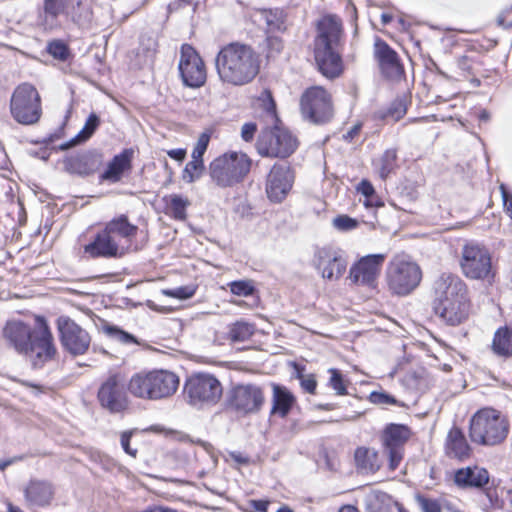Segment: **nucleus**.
I'll use <instances>...</instances> for the list:
<instances>
[{
	"instance_id": "nucleus-45",
	"label": "nucleus",
	"mask_w": 512,
	"mask_h": 512,
	"mask_svg": "<svg viewBox=\"0 0 512 512\" xmlns=\"http://www.w3.org/2000/svg\"><path fill=\"white\" fill-rule=\"evenodd\" d=\"M415 499L422 512H441L442 508H445L446 505H450L447 502L441 503L437 499H432L419 494L416 495Z\"/></svg>"
},
{
	"instance_id": "nucleus-19",
	"label": "nucleus",
	"mask_w": 512,
	"mask_h": 512,
	"mask_svg": "<svg viewBox=\"0 0 512 512\" xmlns=\"http://www.w3.org/2000/svg\"><path fill=\"white\" fill-rule=\"evenodd\" d=\"M410 437V431L405 425L389 424L381 435L384 451L389 457V466L395 470L403 457V445Z\"/></svg>"
},
{
	"instance_id": "nucleus-2",
	"label": "nucleus",
	"mask_w": 512,
	"mask_h": 512,
	"mask_svg": "<svg viewBox=\"0 0 512 512\" xmlns=\"http://www.w3.org/2000/svg\"><path fill=\"white\" fill-rule=\"evenodd\" d=\"M342 22L336 15H326L317 24L314 40V58L319 71L327 78H336L343 72L341 48Z\"/></svg>"
},
{
	"instance_id": "nucleus-60",
	"label": "nucleus",
	"mask_w": 512,
	"mask_h": 512,
	"mask_svg": "<svg viewBox=\"0 0 512 512\" xmlns=\"http://www.w3.org/2000/svg\"><path fill=\"white\" fill-rule=\"evenodd\" d=\"M256 130H257L256 124L245 123L241 129V136H242L243 140H245L247 142L251 141L254 137Z\"/></svg>"
},
{
	"instance_id": "nucleus-54",
	"label": "nucleus",
	"mask_w": 512,
	"mask_h": 512,
	"mask_svg": "<svg viewBox=\"0 0 512 512\" xmlns=\"http://www.w3.org/2000/svg\"><path fill=\"white\" fill-rule=\"evenodd\" d=\"M48 52L55 59L62 61L66 60L69 54L67 46L61 41H53L49 43Z\"/></svg>"
},
{
	"instance_id": "nucleus-59",
	"label": "nucleus",
	"mask_w": 512,
	"mask_h": 512,
	"mask_svg": "<svg viewBox=\"0 0 512 512\" xmlns=\"http://www.w3.org/2000/svg\"><path fill=\"white\" fill-rule=\"evenodd\" d=\"M267 48L269 50V55H274L280 53L283 48L282 40L279 37L268 36L266 38Z\"/></svg>"
},
{
	"instance_id": "nucleus-11",
	"label": "nucleus",
	"mask_w": 512,
	"mask_h": 512,
	"mask_svg": "<svg viewBox=\"0 0 512 512\" xmlns=\"http://www.w3.org/2000/svg\"><path fill=\"white\" fill-rule=\"evenodd\" d=\"M57 354L54 337L47 321L37 317L34 336L28 344L27 351L22 355L34 368H42L46 363L55 360Z\"/></svg>"
},
{
	"instance_id": "nucleus-1",
	"label": "nucleus",
	"mask_w": 512,
	"mask_h": 512,
	"mask_svg": "<svg viewBox=\"0 0 512 512\" xmlns=\"http://www.w3.org/2000/svg\"><path fill=\"white\" fill-rule=\"evenodd\" d=\"M215 68L223 85L241 87L251 83L258 75L260 58L250 45L231 42L217 53Z\"/></svg>"
},
{
	"instance_id": "nucleus-34",
	"label": "nucleus",
	"mask_w": 512,
	"mask_h": 512,
	"mask_svg": "<svg viewBox=\"0 0 512 512\" xmlns=\"http://www.w3.org/2000/svg\"><path fill=\"white\" fill-rule=\"evenodd\" d=\"M357 466L366 472H376L381 466L378 452L375 449L359 447L355 451Z\"/></svg>"
},
{
	"instance_id": "nucleus-49",
	"label": "nucleus",
	"mask_w": 512,
	"mask_h": 512,
	"mask_svg": "<svg viewBox=\"0 0 512 512\" xmlns=\"http://www.w3.org/2000/svg\"><path fill=\"white\" fill-rule=\"evenodd\" d=\"M357 191L359 193H361L363 196H365V198H366L365 205L366 206L380 205V203H378L377 200L375 199V190L370 181L365 180V179L362 180L357 186Z\"/></svg>"
},
{
	"instance_id": "nucleus-12",
	"label": "nucleus",
	"mask_w": 512,
	"mask_h": 512,
	"mask_svg": "<svg viewBox=\"0 0 512 512\" xmlns=\"http://www.w3.org/2000/svg\"><path fill=\"white\" fill-rule=\"evenodd\" d=\"M303 118L313 124H325L334 114L331 94L321 86L307 88L300 98Z\"/></svg>"
},
{
	"instance_id": "nucleus-55",
	"label": "nucleus",
	"mask_w": 512,
	"mask_h": 512,
	"mask_svg": "<svg viewBox=\"0 0 512 512\" xmlns=\"http://www.w3.org/2000/svg\"><path fill=\"white\" fill-rule=\"evenodd\" d=\"M134 434V430H127L121 433L120 435V444L124 452L130 455L133 458H136L138 454L137 448H132L130 446L131 438Z\"/></svg>"
},
{
	"instance_id": "nucleus-46",
	"label": "nucleus",
	"mask_w": 512,
	"mask_h": 512,
	"mask_svg": "<svg viewBox=\"0 0 512 512\" xmlns=\"http://www.w3.org/2000/svg\"><path fill=\"white\" fill-rule=\"evenodd\" d=\"M258 104L271 121H276V105L270 91L264 90L261 93L260 97L258 98Z\"/></svg>"
},
{
	"instance_id": "nucleus-14",
	"label": "nucleus",
	"mask_w": 512,
	"mask_h": 512,
	"mask_svg": "<svg viewBox=\"0 0 512 512\" xmlns=\"http://www.w3.org/2000/svg\"><path fill=\"white\" fill-rule=\"evenodd\" d=\"M297 147L296 138L287 130L275 126L265 129L257 142L258 152L263 156L285 158Z\"/></svg>"
},
{
	"instance_id": "nucleus-23",
	"label": "nucleus",
	"mask_w": 512,
	"mask_h": 512,
	"mask_svg": "<svg viewBox=\"0 0 512 512\" xmlns=\"http://www.w3.org/2000/svg\"><path fill=\"white\" fill-rule=\"evenodd\" d=\"M84 252L92 258H117L125 254V246L117 242L104 227L91 243L84 246Z\"/></svg>"
},
{
	"instance_id": "nucleus-56",
	"label": "nucleus",
	"mask_w": 512,
	"mask_h": 512,
	"mask_svg": "<svg viewBox=\"0 0 512 512\" xmlns=\"http://www.w3.org/2000/svg\"><path fill=\"white\" fill-rule=\"evenodd\" d=\"M298 379L300 380V386L301 388L309 393V394H315L316 388H317V381L313 374H299Z\"/></svg>"
},
{
	"instance_id": "nucleus-31",
	"label": "nucleus",
	"mask_w": 512,
	"mask_h": 512,
	"mask_svg": "<svg viewBox=\"0 0 512 512\" xmlns=\"http://www.w3.org/2000/svg\"><path fill=\"white\" fill-rule=\"evenodd\" d=\"M445 448L449 457L456 458L460 461L470 458L472 454V449L463 432L457 427H453L448 432Z\"/></svg>"
},
{
	"instance_id": "nucleus-41",
	"label": "nucleus",
	"mask_w": 512,
	"mask_h": 512,
	"mask_svg": "<svg viewBox=\"0 0 512 512\" xmlns=\"http://www.w3.org/2000/svg\"><path fill=\"white\" fill-rule=\"evenodd\" d=\"M254 333V327L246 322L239 321L232 325L229 338L234 342H242L249 339Z\"/></svg>"
},
{
	"instance_id": "nucleus-22",
	"label": "nucleus",
	"mask_w": 512,
	"mask_h": 512,
	"mask_svg": "<svg viewBox=\"0 0 512 512\" xmlns=\"http://www.w3.org/2000/svg\"><path fill=\"white\" fill-rule=\"evenodd\" d=\"M84 252L92 258H117L125 254V246L117 242L104 227L91 243L84 246Z\"/></svg>"
},
{
	"instance_id": "nucleus-36",
	"label": "nucleus",
	"mask_w": 512,
	"mask_h": 512,
	"mask_svg": "<svg viewBox=\"0 0 512 512\" xmlns=\"http://www.w3.org/2000/svg\"><path fill=\"white\" fill-rule=\"evenodd\" d=\"M492 350L499 356H512V330L499 328L493 338Z\"/></svg>"
},
{
	"instance_id": "nucleus-37",
	"label": "nucleus",
	"mask_w": 512,
	"mask_h": 512,
	"mask_svg": "<svg viewBox=\"0 0 512 512\" xmlns=\"http://www.w3.org/2000/svg\"><path fill=\"white\" fill-rule=\"evenodd\" d=\"M378 173L382 179H386L397 167V151L387 149L376 162Z\"/></svg>"
},
{
	"instance_id": "nucleus-57",
	"label": "nucleus",
	"mask_w": 512,
	"mask_h": 512,
	"mask_svg": "<svg viewBox=\"0 0 512 512\" xmlns=\"http://www.w3.org/2000/svg\"><path fill=\"white\" fill-rule=\"evenodd\" d=\"M369 400L378 405H396L397 400L384 392H372L369 396Z\"/></svg>"
},
{
	"instance_id": "nucleus-32",
	"label": "nucleus",
	"mask_w": 512,
	"mask_h": 512,
	"mask_svg": "<svg viewBox=\"0 0 512 512\" xmlns=\"http://www.w3.org/2000/svg\"><path fill=\"white\" fill-rule=\"evenodd\" d=\"M133 151L125 149L120 154L114 156L109 162L106 171L102 174V179L111 182H117L121 179L122 174L131 168V159Z\"/></svg>"
},
{
	"instance_id": "nucleus-35",
	"label": "nucleus",
	"mask_w": 512,
	"mask_h": 512,
	"mask_svg": "<svg viewBox=\"0 0 512 512\" xmlns=\"http://www.w3.org/2000/svg\"><path fill=\"white\" fill-rule=\"evenodd\" d=\"M166 204V214L172 216L176 220L186 219V209L190 205V201L178 194H171L164 197Z\"/></svg>"
},
{
	"instance_id": "nucleus-20",
	"label": "nucleus",
	"mask_w": 512,
	"mask_h": 512,
	"mask_svg": "<svg viewBox=\"0 0 512 512\" xmlns=\"http://www.w3.org/2000/svg\"><path fill=\"white\" fill-rule=\"evenodd\" d=\"M294 183V174L290 166L275 164L267 176L266 193L270 201L281 203L289 194Z\"/></svg>"
},
{
	"instance_id": "nucleus-7",
	"label": "nucleus",
	"mask_w": 512,
	"mask_h": 512,
	"mask_svg": "<svg viewBox=\"0 0 512 512\" xmlns=\"http://www.w3.org/2000/svg\"><path fill=\"white\" fill-rule=\"evenodd\" d=\"M420 267L406 255H396L386 269V282L389 290L396 295L411 293L420 283Z\"/></svg>"
},
{
	"instance_id": "nucleus-24",
	"label": "nucleus",
	"mask_w": 512,
	"mask_h": 512,
	"mask_svg": "<svg viewBox=\"0 0 512 512\" xmlns=\"http://www.w3.org/2000/svg\"><path fill=\"white\" fill-rule=\"evenodd\" d=\"M35 326L17 319L6 322L2 330V335L7 344L12 347L18 354L27 351L29 342L34 336Z\"/></svg>"
},
{
	"instance_id": "nucleus-21",
	"label": "nucleus",
	"mask_w": 512,
	"mask_h": 512,
	"mask_svg": "<svg viewBox=\"0 0 512 512\" xmlns=\"http://www.w3.org/2000/svg\"><path fill=\"white\" fill-rule=\"evenodd\" d=\"M434 305L468 296L465 282L455 274L442 273L434 282Z\"/></svg>"
},
{
	"instance_id": "nucleus-10",
	"label": "nucleus",
	"mask_w": 512,
	"mask_h": 512,
	"mask_svg": "<svg viewBox=\"0 0 512 512\" xmlns=\"http://www.w3.org/2000/svg\"><path fill=\"white\" fill-rule=\"evenodd\" d=\"M225 403L228 409L240 416L254 415L265 404V393L260 385L254 383L235 384L227 391Z\"/></svg>"
},
{
	"instance_id": "nucleus-5",
	"label": "nucleus",
	"mask_w": 512,
	"mask_h": 512,
	"mask_svg": "<svg viewBox=\"0 0 512 512\" xmlns=\"http://www.w3.org/2000/svg\"><path fill=\"white\" fill-rule=\"evenodd\" d=\"M251 161L243 153H225L212 160L208 173L212 182L221 188H228L242 182L250 171Z\"/></svg>"
},
{
	"instance_id": "nucleus-27",
	"label": "nucleus",
	"mask_w": 512,
	"mask_h": 512,
	"mask_svg": "<svg viewBox=\"0 0 512 512\" xmlns=\"http://www.w3.org/2000/svg\"><path fill=\"white\" fill-rule=\"evenodd\" d=\"M434 311L448 325L457 326L469 316L470 303L468 296L451 302L435 304Z\"/></svg>"
},
{
	"instance_id": "nucleus-51",
	"label": "nucleus",
	"mask_w": 512,
	"mask_h": 512,
	"mask_svg": "<svg viewBox=\"0 0 512 512\" xmlns=\"http://www.w3.org/2000/svg\"><path fill=\"white\" fill-rule=\"evenodd\" d=\"M195 291L196 289L192 286H182L175 289H164L162 290V294L180 300H185L191 298L195 294Z\"/></svg>"
},
{
	"instance_id": "nucleus-61",
	"label": "nucleus",
	"mask_w": 512,
	"mask_h": 512,
	"mask_svg": "<svg viewBox=\"0 0 512 512\" xmlns=\"http://www.w3.org/2000/svg\"><path fill=\"white\" fill-rule=\"evenodd\" d=\"M168 156L177 161H183L186 156L184 149H172L167 152Z\"/></svg>"
},
{
	"instance_id": "nucleus-17",
	"label": "nucleus",
	"mask_w": 512,
	"mask_h": 512,
	"mask_svg": "<svg viewBox=\"0 0 512 512\" xmlns=\"http://www.w3.org/2000/svg\"><path fill=\"white\" fill-rule=\"evenodd\" d=\"M57 329L63 348L74 356L85 354L91 344L89 333L68 316H60Z\"/></svg>"
},
{
	"instance_id": "nucleus-43",
	"label": "nucleus",
	"mask_w": 512,
	"mask_h": 512,
	"mask_svg": "<svg viewBox=\"0 0 512 512\" xmlns=\"http://www.w3.org/2000/svg\"><path fill=\"white\" fill-rule=\"evenodd\" d=\"M105 332L113 340H115L121 344H124V345H132V344L138 345L139 344L138 340L136 339V337L134 335L118 328L117 326H107L105 328Z\"/></svg>"
},
{
	"instance_id": "nucleus-62",
	"label": "nucleus",
	"mask_w": 512,
	"mask_h": 512,
	"mask_svg": "<svg viewBox=\"0 0 512 512\" xmlns=\"http://www.w3.org/2000/svg\"><path fill=\"white\" fill-rule=\"evenodd\" d=\"M361 130V125L360 124H356L354 125L353 127H351L344 135H343V138L345 140H348V141H351L353 140L356 136H358L359 132Z\"/></svg>"
},
{
	"instance_id": "nucleus-28",
	"label": "nucleus",
	"mask_w": 512,
	"mask_h": 512,
	"mask_svg": "<svg viewBox=\"0 0 512 512\" xmlns=\"http://www.w3.org/2000/svg\"><path fill=\"white\" fill-rule=\"evenodd\" d=\"M101 164V156L95 151H86L67 157L65 170L72 174L86 176L94 173Z\"/></svg>"
},
{
	"instance_id": "nucleus-47",
	"label": "nucleus",
	"mask_w": 512,
	"mask_h": 512,
	"mask_svg": "<svg viewBox=\"0 0 512 512\" xmlns=\"http://www.w3.org/2000/svg\"><path fill=\"white\" fill-rule=\"evenodd\" d=\"M261 20L264 21L266 27L270 31L280 30L283 25L281 13L272 10H263L260 12Z\"/></svg>"
},
{
	"instance_id": "nucleus-40",
	"label": "nucleus",
	"mask_w": 512,
	"mask_h": 512,
	"mask_svg": "<svg viewBox=\"0 0 512 512\" xmlns=\"http://www.w3.org/2000/svg\"><path fill=\"white\" fill-rule=\"evenodd\" d=\"M68 0H44L45 21L53 22L61 14L67 13Z\"/></svg>"
},
{
	"instance_id": "nucleus-6",
	"label": "nucleus",
	"mask_w": 512,
	"mask_h": 512,
	"mask_svg": "<svg viewBox=\"0 0 512 512\" xmlns=\"http://www.w3.org/2000/svg\"><path fill=\"white\" fill-rule=\"evenodd\" d=\"M184 395L187 402L197 409H208L217 405L223 396L221 382L209 373H196L185 382Z\"/></svg>"
},
{
	"instance_id": "nucleus-26",
	"label": "nucleus",
	"mask_w": 512,
	"mask_h": 512,
	"mask_svg": "<svg viewBox=\"0 0 512 512\" xmlns=\"http://www.w3.org/2000/svg\"><path fill=\"white\" fill-rule=\"evenodd\" d=\"M54 495L55 488L53 484L46 480H30L24 489L26 505L31 509L49 506Z\"/></svg>"
},
{
	"instance_id": "nucleus-39",
	"label": "nucleus",
	"mask_w": 512,
	"mask_h": 512,
	"mask_svg": "<svg viewBox=\"0 0 512 512\" xmlns=\"http://www.w3.org/2000/svg\"><path fill=\"white\" fill-rule=\"evenodd\" d=\"M99 124L100 118L95 113H91L88 116L82 130L78 133V135L75 138L71 140L70 146L88 140L94 134Z\"/></svg>"
},
{
	"instance_id": "nucleus-29",
	"label": "nucleus",
	"mask_w": 512,
	"mask_h": 512,
	"mask_svg": "<svg viewBox=\"0 0 512 512\" xmlns=\"http://www.w3.org/2000/svg\"><path fill=\"white\" fill-rule=\"evenodd\" d=\"M454 482L460 488H482L489 482V473L477 465L467 466L455 471Z\"/></svg>"
},
{
	"instance_id": "nucleus-9",
	"label": "nucleus",
	"mask_w": 512,
	"mask_h": 512,
	"mask_svg": "<svg viewBox=\"0 0 512 512\" xmlns=\"http://www.w3.org/2000/svg\"><path fill=\"white\" fill-rule=\"evenodd\" d=\"M12 117L20 124L32 125L42 115L41 98L37 89L30 83L18 85L10 100Z\"/></svg>"
},
{
	"instance_id": "nucleus-3",
	"label": "nucleus",
	"mask_w": 512,
	"mask_h": 512,
	"mask_svg": "<svg viewBox=\"0 0 512 512\" xmlns=\"http://www.w3.org/2000/svg\"><path fill=\"white\" fill-rule=\"evenodd\" d=\"M509 431L508 418L491 407L478 410L469 421V438L479 446H499L506 441Z\"/></svg>"
},
{
	"instance_id": "nucleus-15",
	"label": "nucleus",
	"mask_w": 512,
	"mask_h": 512,
	"mask_svg": "<svg viewBox=\"0 0 512 512\" xmlns=\"http://www.w3.org/2000/svg\"><path fill=\"white\" fill-rule=\"evenodd\" d=\"M312 265L322 279L337 282L347 269V260L341 250L324 246L315 250Z\"/></svg>"
},
{
	"instance_id": "nucleus-58",
	"label": "nucleus",
	"mask_w": 512,
	"mask_h": 512,
	"mask_svg": "<svg viewBox=\"0 0 512 512\" xmlns=\"http://www.w3.org/2000/svg\"><path fill=\"white\" fill-rule=\"evenodd\" d=\"M512 7L505 8L497 17V23L503 28H512Z\"/></svg>"
},
{
	"instance_id": "nucleus-42",
	"label": "nucleus",
	"mask_w": 512,
	"mask_h": 512,
	"mask_svg": "<svg viewBox=\"0 0 512 512\" xmlns=\"http://www.w3.org/2000/svg\"><path fill=\"white\" fill-rule=\"evenodd\" d=\"M204 171V161L191 159L183 170L182 178L186 183H193L202 177Z\"/></svg>"
},
{
	"instance_id": "nucleus-16",
	"label": "nucleus",
	"mask_w": 512,
	"mask_h": 512,
	"mask_svg": "<svg viewBox=\"0 0 512 512\" xmlns=\"http://www.w3.org/2000/svg\"><path fill=\"white\" fill-rule=\"evenodd\" d=\"M178 70L185 86L199 88L206 82L205 63L198 52L189 44L181 46Z\"/></svg>"
},
{
	"instance_id": "nucleus-44",
	"label": "nucleus",
	"mask_w": 512,
	"mask_h": 512,
	"mask_svg": "<svg viewBox=\"0 0 512 512\" xmlns=\"http://www.w3.org/2000/svg\"><path fill=\"white\" fill-rule=\"evenodd\" d=\"M330 378L328 381L329 386L336 392L337 395H346L347 392V381L344 379L341 372L335 368L328 370Z\"/></svg>"
},
{
	"instance_id": "nucleus-53",
	"label": "nucleus",
	"mask_w": 512,
	"mask_h": 512,
	"mask_svg": "<svg viewBox=\"0 0 512 512\" xmlns=\"http://www.w3.org/2000/svg\"><path fill=\"white\" fill-rule=\"evenodd\" d=\"M333 226L340 231H350L358 226V221L347 215H339L332 221Z\"/></svg>"
},
{
	"instance_id": "nucleus-33",
	"label": "nucleus",
	"mask_w": 512,
	"mask_h": 512,
	"mask_svg": "<svg viewBox=\"0 0 512 512\" xmlns=\"http://www.w3.org/2000/svg\"><path fill=\"white\" fill-rule=\"evenodd\" d=\"M272 402L271 413L285 417L293 406L295 397L286 387L274 384Z\"/></svg>"
},
{
	"instance_id": "nucleus-52",
	"label": "nucleus",
	"mask_w": 512,
	"mask_h": 512,
	"mask_svg": "<svg viewBox=\"0 0 512 512\" xmlns=\"http://www.w3.org/2000/svg\"><path fill=\"white\" fill-rule=\"evenodd\" d=\"M230 291L238 296H249L252 295L254 292V287L252 285V282L241 280V281H234L229 284Z\"/></svg>"
},
{
	"instance_id": "nucleus-18",
	"label": "nucleus",
	"mask_w": 512,
	"mask_h": 512,
	"mask_svg": "<svg viewBox=\"0 0 512 512\" xmlns=\"http://www.w3.org/2000/svg\"><path fill=\"white\" fill-rule=\"evenodd\" d=\"M385 259V254H370L361 257L350 267L348 279L355 285L375 289Z\"/></svg>"
},
{
	"instance_id": "nucleus-4",
	"label": "nucleus",
	"mask_w": 512,
	"mask_h": 512,
	"mask_svg": "<svg viewBox=\"0 0 512 512\" xmlns=\"http://www.w3.org/2000/svg\"><path fill=\"white\" fill-rule=\"evenodd\" d=\"M179 377L168 370H152L132 375L128 381V391L143 400H161L171 397L177 391Z\"/></svg>"
},
{
	"instance_id": "nucleus-30",
	"label": "nucleus",
	"mask_w": 512,
	"mask_h": 512,
	"mask_svg": "<svg viewBox=\"0 0 512 512\" xmlns=\"http://www.w3.org/2000/svg\"><path fill=\"white\" fill-rule=\"evenodd\" d=\"M106 232H109L115 240L125 246V250L130 245L138 232V227L129 222L128 217L121 214L114 217L104 226Z\"/></svg>"
},
{
	"instance_id": "nucleus-13",
	"label": "nucleus",
	"mask_w": 512,
	"mask_h": 512,
	"mask_svg": "<svg viewBox=\"0 0 512 512\" xmlns=\"http://www.w3.org/2000/svg\"><path fill=\"white\" fill-rule=\"evenodd\" d=\"M128 382L121 372H111L101 383L97 398L100 405L110 413H121L129 407Z\"/></svg>"
},
{
	"instance_id": "nucleus-50",
	"label": "nucleus",
	"mask_w": 512,
	"mask_h": 512,
	"mask_svg": "<svg viewBox=\"0 0 512 512\" xmlns=\"http://www.w3.org/2000/svg\"><path fill=\"white\" fill-rule=\"evenodd\" d=\"M209 141H210V136L207 133H202L199 136V138L193 148V151L191 154V159L203 161V156L207 150Z\"/></svg>"
},
{
	"instance_id": "nucleus-64",
	"label": "nucleus",
	"mask_w": 512,
	"mask_h": 512,
	"mask_svg": "<svg viewBox=\"0 0 512 512\" xmlns=\"http://www.w3.org/2000/svg\"><path fill=\"white\" fill-rule=\"evenodd\" d=\"M501 189H502V196H503V202H504V206L505 208L507 209L510 217L512 218V199H509V195L508 193L505 191L504 189V186L501 185Z\"/></svg>"
},
{
	"instance_id": "nucleus-63",
	"label": "nucleus",
	"mask_w": 512,
	"mask_h": 512,
	"mask_svg": "<svg viewBox=\"0 0 512 512\" xmlns=\"http://www.w3.org/2000/svg\"><path fill=\"white\" fill-rule=\"evenodd\" d=\"M251 505L256 511L267 512L269 502L264 500H252Z\"/></svg>"
},
{
	"instance_id": "nucleus-8",
	"label": "nucleus",
	"mask_w": 512,
	"mask_h": 512,
	"mask_svg": "<svg viewBox=\"0 0 512 512\" xmlns=\"http://www.w3.org/2000/svg\"><path fill=\"white\" fill-rule=\"evenodd\" d=\"M460 268L465 277L491 282L496 274L490 250L477 242L466 243L461 250Z\"/></svg>"
},
{
	"instance_id": "nucleus-38",
	"label": "nucleus",
	"mask_w": 512,
	"mask_h": 512,
	"mask_svg": "<svg viewBox=\"0 0 512 512\" xmlns=\"http://www.w3.org/2000/svg\"><path fill=\"white\" fill-rule=\"evenodd\" d=\"M73 22L79 26H85L91 21L92 11L88 3L82 0L77 1V5L73 6L69 12Z\"/></svg>"
},
{
	"instance_id": "nucleus-25",
	"label": "nucleus",
	"mask_w": 512,
	"mask_h": 512,
	"mask_svg": "<svg viewBox=\"0 0 512 512\" xmlns=\"http://www.w3.org/2000/svg\"><path fill=\"white\" fill-rule=\"evenodd\" d=\"M374 56L382 74L386 78L394 80L402 76L404 69L398 54L385 41L379 38L374 43Z\"/></svg>"
},
{
	"instance_id": "nucleus-48",
	"label": "nucleus",
	"mask_w": 512,
	"mask_h": 512,
	"mask_svg": "<svg viewBox=\"0 0 512 512\" xmlns=\"http://www.w3.org/2000/svg\"><path fill=\"white\" fill-rule=\"evenodd\" d=\"M406 112V100L404 98H397L390 104L386 117L391 118L393 121H398L405 116Z\"/></svg>"
}]
</instances>
